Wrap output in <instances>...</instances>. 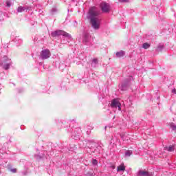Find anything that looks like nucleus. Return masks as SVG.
<instances>
[{
    "instance_id": "obj_1",
    "label": "nucleus",
    "mask_w": 176,
    "mask_h": 176,
    "mask_svg": "<svg viewBox=\"0 0 176 176\" xmlns=\"http://www.w3.org/2000/svg\"><path fill=\"white\" fill-rule=\"evenodd\" d=\"M100 14L101 11L96 7H92L89 9L87 18L90 20L91 25L94 30H100L101 25Z\"/></svg>"
},
{
    "instance_id": "obj_2",
    "label": "nucleus",
    "mask_w": 176,
    "mask_h": 176,
    "mask_svg": "<svg viewBox=\"0 0 176 176\" xmlns=\"http://www.w3.org/2000/svg\"><path fill=\"white\" fill-rule=\"evenodd\" d=\"M0 65H1L3 69H9L12 65V62L7 56H4L1 58Z\"/></svg>"
},
{
    "instance_id": "obj_3",
    "label": "nucleus",
    "mask_w": 176,
    "mask_h": 176,
    "mask_svg": "<svg viewBox=\"0 0 176 176\" xmlns=\"http://www.w3.org/2000/svg\"><path fill=\"white\" fill-rule=\"evenodd\" d=\"M51 35L53 36V38H56V36H60V35H62L63 36L69 38V39L71 38V34L67 33V32H65L64 30H55L51 33Z\"/></svg>"
},
{
    "instance_id": "obj_4",
    "label": "nucleus",
    "mask_w": 176,
    "mask_h": 176,
    "mask_svg": "<svg viewBox=\"0 0 176 176\" xmlns=\"http://www.w3.org/2000/svg\"><path fill=\"white\" fill-rule=\"evenodd\" d=\"M52 53L49 49L43 50L40 54V58L41 60H47L50 58Z\"/></svg>"
},
{
    "instance_id": "obj_5",
    "label": "nucleus",
    "mask_w": 176,
    "mask_h": 176,
    "mask_svg": "<svg viewBox=\"0 0 176 176\" xmlns=\"http://www.w3.org/2000/svg\"><path fill=\"white\" fill-rule=\"evenodd\" d=\"M100 9L103 13H109L111 10V6L107 2H102L100 3Z\"/></svg>"
},
{
    "instance_id": "obj_6",
    "label": "nucleus",
    "mask_w": 176,
    "mask_h": 176,
    "mask_svg": "<svg viewBox=\"0 0 176 176\" xmlns=\"http://www.w3.org/2000/svg\"><path fill=\"white\" fill-rule=\"evenodd\" d=\"M111 108H118V111H122V104L118 99H113L111 104Z\"/></svg>"
},
{
    "instance_id": "obj_7",
    "label": "nucleus",
    "mask_w": 176,
    "mask_h": 176,
    "mask_svg": "<svg viewBox=\"0 0 176 176\" xmlns=\"http://www.w3.org/2000/svg\"><path fill=\"white\" fill-rule=\"evenodd\" d=\"M138 176H153L152 173H149L145 170H139L138 173Z\"/></svg>"
},
{
    "instance_id": "obj_8",
    "label": "nucleus",
    "mask_w": 176,
    "mask_h": 176,
    "mask_svg": "<svg viewBox=\"0 0 176 176\" xmlns=\"http://www.w3.org/2000/svg\"><path fill=\"white\" fill-rule=\"evenodd\" d=\"M124 54H126V52L124 51H120L116 53V56L118 58H120V57H124Z\"/></svg>"
},
{
    "instance_id": "obj_9",
    "label": "nucleus",
    "mask_w": 176,
    "mask_h": 176,
    "mask_svg": "<svg viewBox=\"0 0 176 176\" xmlns=\"http://www.w3.org/2000/svg\"><path fill=\"white\" fill-rule=\"evenodd\" d=\"M124 170H126V166H124V164H122L117 167V171L118 173L120 171H124Z\"/></svg>"
},
{
    "instance_id": "obj_10",
    "label": "nucleus",
    "mask_w": 176,
    "mask_h": 176,
    "mask_svg": "<svg viewBox=\"0 0 176 176\" xmlns=\"http://www.w3.org/2000/svg\"><path fill=\"white\" fill-rule=\"evenodd\" d=\"M25 10H28V8L27 7H24V6H19L17 9L18 13H21L23 12H25Z\"/></svg>"
},
{
    "instance_id": "obj_11",
    "label": "nucleus",
    "mask_w": 176,
    "mask_h": 176,
    "mask_svg": "<svg viewBox=\"0 0 176 176\" xmlns=\"http://www.w3.org/2000/svg\"><path fill=\"white\" fill-rule=\"evenodd\" d=\"M166 149L168 152H174V151L175 150V146L170 145L168 147H166Z\"/></svg>"
},
{
    "instance_id": "obj_12",
    "label": "nucleus",
    "mask_w": 176,
    "mask_h": 176,
    "mask_svg": "<svg viewBox=\"0 0 176 176\" xmlns=\"http://www.w3.org/2000/svg\"><path fill=\"white\" fill-rule=\"evenodd\" d=\"M128 87H129V82H127L126 84L124 83L121 86V90L122 91H126V90H127Z\"/></svg>"
},
{
    "instance_id": "obj_13",
    "label": "nucleus",
    "mask_w": 176,
    "mask_h": 176,
    "mask_svg": "<svg viewBox=\"0 0 176 176\" xmlns=\"http://www.w3.org/2000/svg\"><path fill=\"white\" fill-rule=\"evenodd\" d=\"M163 49H164V45L160 44V45H158L156 50H157V52H162V50H163Z\"/></svg>"
},
{
    "instance_id": "obj_14",
    "label": "nucleus",
    "mask_w": 176,
    "mask_h": 176,
    "mask_svg": "<svg viewBox=\"0 0 176 176\" xmlns=\"http://www.w3.org/2000/svg\"><path fill=\"white\" fill-rule=\"evenodd\" d=\"M97 64H98V58H94L92 60V67H96V65H97Z\"/></svg>"
},
{
    "instance_id": "obj_15",
    "label": "nucleus",
    "mask_w": 176,
    "mask_h": 176,
    "mask_svg": "<svg viewBox=\"0 0 176 176\" xmlns=\"http://www.w3.org/2000/svg\"><path fill=\"white\" fill-rule=\"evenodd\" d=\"M142 47L143 49H149V47H151V45L148 43H144L142 45Z\"/></svg>"
},
{
    "instance_id": "obj_16",
    "label": "nucleus",
    "mask_w": 176,
    "mask_h": 176,
    "mask_svg": "<svg viewBox=\"0 0 176 176\" xmlns=\"http://www.w3.org/2000/svg\"><path fill=\"white\" fill-rule=\"evenodd\" d=\"M169 126H170V129H172V130H173V131H176V125H175V124L172 122V123L169 124Z\"/></svg>"
},
{
    "instance_id": "obj_17",
    "label": "nucleus",
    "mask_w": 176,
    "mask_h": 176,
    "mask_svg": "<svg viewBox=\"0 0 176 176\" xmlns=\"http://www.w3.org/2000/svg\"><path fill=\"white\" fill-rule=\"evenodd\" d=\"M89 35H86L83 39V43H87V42H89Z\"/></svg>"
},
{
    "instance_id": "obj_18",
    "label": "nucleus",
    "mask_w": 176,
    "mask_h": 176,
    "mask_svg": "<svg viewBox=\"0 0 176 176\" xmlns=\"http://www.w3.org/2000/svg\"><path fill=\"white\" fill-rule=\"evenodd\" d=\"M131 155H133V151H127L125 153V156H131Z\"/></svg>"
},
{
    "instance_id": "obj_19",
    "label": "nucleus",
    "mask_w": 176,
    "mask_h": 176,
    "mask_svg": "<svg viewBox=\"0 0 176 176\" xmlns=\"http://www.w3.org/2000/svg\"><path fill=\"white\" fill-rule=\"evenodd\" d=\"M92 164L93 166H97V164H98V161H97V160H92Z\"/></svg>"
},
{
    "instance_id": "obj_20",
    "label": "nucleus",
    "mask_w": 176,
    "mask_h": 176,
    "mask_svg": "<svg viewBox=\"0 0 176 176\" xmlns=\"http://www.w3.org/2000/svg\"><path fill=\"white\" fill-rule=\"evenodd\" d=\"M56 12H57V8H53L51 10L52 14H53L54 13H56Z\"/></svg>"
},
{
    "instance_id": "obj_21",
    "label": "nucleus",
    "mask_w": 176,
    "mask_h": 176,
    "mask_svg": "<svg viewBox=\"0 0 176 176\" xmlns=\"http://www.w3.org/2000/svg\"><path fill=\"white\" fill-rule=\"evenodd\" d=\"M6 6H8V8H10L12 3H10V1H7L6 2Z\"/></svg>"
},
{
    "instance_id": "obj_22",
    "label": "nucleus",
    "mask_w": 176,
    "mask_h": 176,
    "mask_svg": "<svg viewBox=\"0 0 176 176\" xmlns=\"http://www.w3.org/2000/svg\"><path fill=\"white\" fill-rule=\"evenodd\" d=\"M10 171H12V173H16L17 169L16 168H13V169H11Z\"/></svg>"
},
{
    "instance_id": "obj_23",
    "label": "nucleus",
    "mask_w": 176,
    "mask_h": 176,
    "mask_svg": "<svg viewBox=\"0 0 176 176\" xmlns=\"http://www.w3.org/2000/svg\"><path fill=\"white\" fill-rule=\"evenodd\" d=\"M119 2H129V0H119Z\"/></svg>"
},
{
    "instance_id": "obj_24",
    "label": "nucleus",
    "mask_w": 176,
    "mask_h": 176,
    "mask_svg": "<svg viewBox=\"0 0 176 176\" xmlns=\"http://www.w3.org/2000/svg\"><path fill=\"white\" fill-rule=\"evenodd\" d=\"M172 93H173V94H176V89H173L172 90Z\"/></svg>"
},
{
    "instance_id": "obj_25",
    "label": "nucleus",
    "mask_w": 176,
    "mask_h": 176,
    "mask_svg": "<svg viewBox=\"0 0 176 176\" xmlns=\"http://www.w3.org/2000/svg\"><path fill=\"white\" fill-rule=\"evenodd\" d=\"M111 168H112V170H115V168H116L115 165L111 166Z\"/></svg>"
}]
</instances>
